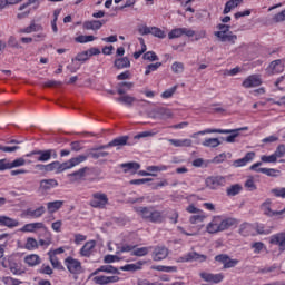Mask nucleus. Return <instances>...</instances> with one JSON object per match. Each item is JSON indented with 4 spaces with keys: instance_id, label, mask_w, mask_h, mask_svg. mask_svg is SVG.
Returning <instances> with one entry per match:
<instances>
[{
    "instance_id": "1",
    "label": "nucleus",
    "mask_w": 285,
    "mask_h": 285,
    "mask_svg": "<svg viewBox=\"0 0 285 285\" xmlns=\"http://www.w3.org/2000/svg\"><path fill=\"white\" fill-rule=\"evenodd\" d=\"M233 226H237L236 218L214 216L212 222L206 226V230L209 235H215L217 233H224V230H228V228H233Z\"/></svg>"
},
{
    "instance_id": "2",
    "label": "nucleus",
    "mask_w": 285,
    "mask_h": 285,
    "mask_svg": "<svg viewBox=\"0 0 285 285\" xmlns=\"http://www.w3.org/2000/svg\"><path fill=\"white\" fill-rule=\"evenodd\" d=\"M136 213L145 219V222H150L151 224H163L165 217L161 212L156 210L155 207H138Z\"/></svg>"
},
{
    "instance_id": "3",
    "label": "nucleus",
    "mask_w": 285,
    "mask_h": 285,
    "mask_svg": "<svg viewBox=\"0 0 285 285\" xmlns=\"http://www.w3.org/2000/svg\"><path fill=\"white\" fill-rule=\"evenodd\" d=\"M238 130H242V129H215V128H207V129L198 131L196 135H213V134L229 135V136H227L225 138V141L227 144H235V139H237V137H239Z\"/></svg>"
},
{
    "instance_id": "4",
    "label": "nucleus",
    "mask_w": 285,
    "mask_h": 285,
    "mask_svg": "<svg viewBox=\"0 0 285 285\" xmlns=\"http://www.w3.org/2000/svg\"><path fill=\"white\" fill-rule=\"evenodd\" d=\"M216 28L218 31H215L214 35L219 41L223 43H226L227 41L228 43L235 45L237 41V35H233V31H230V26L219 23Z\"/></svg>"
},
{
    "instance_id": "5",
    "label": "nucleus",
    "mask_w": 285,
    "mask_h": 285,
    "mask_svg": "<svg viewBox=\"0 0 285 285\" xmlns=\"http://www.w3.org/2000/svg\"><path fill=\"white\" fill-rule=\"evenodd\" d=\"M108 195L101 191H96L91 195L89 206H91V208H98L99 210H104V208L108 206Z\"/></svg>"
},
{
    "instance_id": "6",
    "label": "nucleus",
    "mask_w": 285,
    "mask_h": 285,
    "mask_svg": "<svg viewBox=\"0 0 285 285\" xmlns=\"http://www.w3.org/2000/svg\"><path fill=\"white\" fill-rule=\"evenodd\" d=\"M87 159H88V156L79 155L65 163L58 161V175L59 173H63V170H70V168H75V166H79V164H83V161H86Z\"/></svg>"
},
{
    "instance_id": "7",
    "label": "nucleus",
    "mask_w": 285,
    "mask_h": 285,
    "mask_svg": "<svg viewBox=\"0 0 285 285\" xmlns=\"http://www.w3.org/2000/svg\"><path fill=\"white\" fill-rule=\"evenodd\" d=\"M1 266L10 269L12 275H21L23 273L21 265L17 263V259H14L12 256L2 258Z\"/></svg>"
},
{
    "instance_id": "8",
    "label": "nucleus",
    "mask_w": 285,
    "mask_h": 285,
    "mask_svg": "<svg viewBox=\"0 0 285 285\" xmlns=\"http://www.w3.org/2000/svg\"><path fill=\"white\" fill-rule=\"evenodd\" d=\"M63 264L67 271L71 273V275H79V273H81L82 271L81 261L72 256H68L67 258H65Z\"/></svg>"
},
{
    "instance_id": "9",
    "label": "nucleus",
    "mask_w": 285,
    "mask_h": 285,
    "mask_svg": "<svg viewBox=\"0 0 285 285\" xmlns=\"http://www.w3.org/2000/svg\"><path fill=\"white\" fill-rule=\"evenodd\" d=\"M285 68V60L284 59H276L272 61L268 67L266 68V72L268 77H273L274 75H282Z\"/></svg>"
},
{
    "instance_id": "10",
    "label": "nucleus",
    "mask_w": 285,
    "mask_h": 285,
    "mask_svg": "<svg viewBox=\"0 0 285 285\" xmlns=\"http://www.w3.org/2000/svg\"><path fill=\"white\" fill-rule=\"evenodd\" d=\"M139 35H153L157 39H166V31L161 30L159 27H148L142 26L138 29Z\"/></svg>"
},
{
    "instance_id": "11",
    "label": "nucleus",
    "mask_w": 285,
    "mask_h": 285,
    "mask_svg": "<svg viewBox=\"0 0 285 285\" xmlns=\"http://www.w3.org/2000/svg\"><path fill=\"white\" fill-rule=\"evenodd\" d=\"M259 166H262V163L257 161L249 167V170H253L254 173H262L263 175H266L267 177H279V175H282V171L278 169L259 168Z\"/></svg>"
},
{
    "instance_id": "12",
    "label": "nucleus",
    "mask_w": 285,
    "mask_h": 285,
    "mask_svg": "<svg viewBox=\"0 0 285 285\" xmlns=\"http://www.w3.org/2000/svg\"><path fill=\"white\" fill-rule=\"evenodd\" d=\"M215 262L223 264V268H235L239 264V259H232L227 254H219L215 256Z\"/></svg>"
},
{
    "instance_id": "13",
    "label": "nucleus",
    "mask_w": 285,
    "mask_h": 285,
    "mask_svg": "<svg viewBox=\"0 0 285 285\" xmlns=\"http://www.w3.org/2000/svg\"><path fill=\"white\" fill-rule=\"evenodd\" d=\"M207 188L210 190H217L219 186H226V177L224 176H210L205 180Z\"/></svg>"
},
{
    "instance_id": "14",
    "label": "nucleus",
    "mask_w": 285,
    "mask_h": 285,
    "mask_svg": "<svg viewBox=\"0 0 285 285\" xmlns=\"http://www.w3.org/2000/svg\"><path fill=\"white\" fill-rule=\"evenodd\" d=\"M32 155H39L37 158L38 161H50L52 156L57 158V151L55 149L31 151L26 157H32Z\"/></svg>"
},
{
    "instance_id": "15",
    "label": "nucleus",
    "mask_w": 285,
    "mask_h": 285,
    "mask_svg": "<svg viewBox=\"0 0 285 285\" xmlns=\"http://www.w3.org/2000/svg\"><path fill=\"white\" fill-rule=\"evenodd\" d=\"M195 37V30L188 28H175L168 33V39H179L180 37Z\"/></svg>"
},
{
    "instance_id": "16",
    "label": "nucleus",
    "mask_w": 285,
    "mask_h": 285,
    "mask_svg": "<svg viewBox=\"0 0 285 285\" xmlns=\"http://www.w3.org/2000/svg\"><path fill=\"white\" fill-rule=\"evenodd\" d=\"M95 248H97V240L86 242L79 250L80 257H92L95 255Z\"/></svg>"
},
{
    "instance_id": "17",
    "label": "nucleus",
    "mask_w": 285,
    "mask_h": 285,
    "mask_svg": "<svg viewBox=\"0 0 285 285\" xmlns=\"http://www.w3.org/2000/svg\"><path fill=\"white\" fill-rule=\"evenodd\" d=\"M269 244L278 246V250L284 253L285 250V233L274 234L269 237Z\"/></svg>"
},
{
    "instance_id": "18",
    "label": "nucleus",
    "mask_w": 285,
    "mask_h": 285,
    "mask_svg": "<svg viewBox=\"0 0 285 285\" xmlns=\"http://www.w3.org/2000/svg\"><path fill=\"white\" fill-rule=\"evenodd\" d=\"M199 276H200V279H203L204 282H209L212 284H220V282H224V274L222 273L213 274V273L202 272Z\"/></svg>"
},
{
    "instance_id": "19",
    "label": "nucleus",
    "mask_w": 285,
    "mask_h": 285,
    "mask_svg": "<svg viewBox=\"0 0 285 285\" xmlns=\"http://www.w3.org/2000/svg\"><path fill=\"white\" fill-rule=\"evenodd\" d=\"M45 214H46V207L45 206H40L36 209L27 208L22 213V215L24 217H28L29 219H39V217H43Z\"/></svg>"
},
{
    "instance_id": "20",
    "label": "nucleus",
    "mask_w": 285,
    "mask_h": 285,
    "mask_svg": "<svg viewBox=\"0 0 285 285\" xmlns=\"http://www.w3.org/2000/svg\"><path fill=\"white\" fill-rule=\"evenodd\" d=\"M21 233H37V230H45L48 233V227L43 223H28L20 229Z\"/></svg>"
},
{
    "instance_id": "21",
    "label": "nucleus",
    "mask_w": 285,
    "mask_h": 285,
    "mask_svg": "<svg viewBox=\"0 0 285 285\" xmlns=\"http://www.w3.org/2000/svg\"><path fill=\"white\" fill-rule=\"evenodd\" d=\"M261 85L262 77L259 75H250L242 83L243 88H258Z\"/></svg>"
},
{
    "instance_id": "22",
    "label": "nucleus",
    "mask_w": 285,
    "mask_h": 285,
    "mask_svg": "<svg viewBox=\"0 0 285 285\" xmlns=\"http://www.w3.org/2000/svg\"><path fill=\"white\" fill-rule=\"evenodd\" d=\"M154 262H161L168 257V248L166 246H157L155 247L153 255Z\"/></svg>"
},
{
    "instance_id": "23",
    "label": "nucleus",
    "mask_w": 285,
    "mask_h": 285,
    "mask_svg": "<svg viewBox=\"0 0 285 285\" xmlns=\"http://www.w3.org/2000/svg\"><path fill=\"white\" fill-rule=\"evenodd\" d=\"M119 168L122 169V173H130V175H137V170L141 168V165L137 161L122 163L119 165Z\"/></svg>"
},
{
    "instance_id": "24",
    "label": "nucleus",
    "mask_w": 285,
    "mask_h": 285,
    "mask_svg": "<svg viewBox=\"0 0 285 285\" xmlns=\"http://www.w3.org/2000/svg\"><path fill=\"white\" fill-rule=\"evenodd\" d=\"M239 234L243 237H255V225L250 223H243L239 227Z\"/></svg>"
},
{
    "instance_id": "25",
    "label": "nucleus",
    "mask_w": 285,
    "mask_h": 285,
    "mask_svg": "<svg viewBox=\"0 0 285 285\" xmlns=\"http://www.w3.org/2000/svg\"><path fill=\"white\" fill-rule=\"evenodd\" d=\"M104 23H106L104 20H88L83 22L82 28L83 30H101Z\"/></svg>"
},
{
    "instance_id": "26",
    "label": "nucleus",
    "mask_w": 285,
    "mask_h": 285,
    "mask_svg": "<svg viewBox=\"0 0 285 285\" xmlns=\"http://www.w3.org/2000/svg\"><path fill=\"white\" fill-rule=\"evenodd\" d=\"M253 159H255V151H248L245 155V157L235 160L234 166H236V168H242V167L246 166L247 164H249V161H253Z\"/></svg>"
},
{
    "instance_id": "27",
    "label": "nucleus",
    "mask_w": 285,
    "mask_h": 285,
    "mask_svg": "<svg viewBox=\"0 0 285 285\" xmlns=\"http://www.w3.org/2000/svg\"><path fill=\"white\" fill-rule=\"evenodd\" d=\"M208 259V256L204 255V254H199L197 252H190L188 253L185 258L184 262H206Z\"/></svg>"
},
{
    "instance_id": "28",
    "label": "nucleus",
    "mask_w": 285,
    "mask_h": 285,
    "mask_svg": "<svg viewBox=\"0 0 285 285\" xmlns=\"http://www.w3.org/2000/svg\"><path fill=\"white\" fill-rule=\"evenodd\" d=\"M63 204H66V202H63V200H53V202L47 203L48 214L55 215V213H57L58 210H61V208H63Z\"/></svg>"
},
{
    "instance_id": "29",
    "label": "nucleus",
    "mask_w": 285,
    "mask_h": 285,
    "mask_svg": "<svg viewBox=\"0 0 285 285\" xmlns=\"http://www.w3.org/2000/svg\"><path fill=\"white\" fill-rule=\"evenodd\" d=\"M168 141L171 146H175V148H190V146H193V140L188 138L168 139Z\"/></svg>"
},
{
    "instance_id": "30",
    "label": "nucleus",
    "mask_w": 285,
    "mask_h": 285,
    "mask_svg": "<svg viewBox=\"0 0 285 285\" xmlns=\"http://www.w3.org/2000/svg\"><path fill=\"white\" fill-rule=\"evenodd\" d=\"M126 144H128V136H120L108 142V145L100 146V148H115L116 146H126Z\"/></svg>"
},
{
    "instance_id": "31",
    "label": "nucleus",
    "mask_w": 285,
    "mask_h": 285,
    "mask_svg": "<svg viewBox=\"0 0 285 285\" xmlns=\"http://www.w3.org/2000/svg\"><path fill=\"white\" fill-rule=\"evenodd\" d=\"M0 226H6L7 228H17V226H19V220L8 216H0Z\"/></svg>"
},
{
    "instance_id": "32",
    "label": "nucleus",
    "mask_w": 285,
    "mask_h": 285,
    "mask_svg": "<svg viewBox=\"0 0 285 285\" xmlns=\"http://www.w3.org/2000/svg\"><path fill=\"white\" fill-rule=\"evenodd\" d=\"M259 275H269L271 277H276V275H279V272L277 271V266H266L262 267L257 272Z\"/></svg>"
},
{
    "instance_id": "33",
    "label": "nucleus",
    "mask_w": 285,
    "mask_h": 285,
    "mask_svg": "<svg viewBox=\"0 0 285 285\" xmlns=\"http://www.w3.org/2000/svg\"><path fill=\"white\" fill-rule=\"evenodd\" d=\"M57 186H59L57 179H42L40 181L41 190H52V188H57Z\"/></svg>"
},
{
    "instance_id": "34",
    "label": "nucleus",
    "mask_w": 285,
    "mask_h": 285,
    "mask_svg": "<svg viewBox=\"0 0 285 285\" xmlns=\"http://www.w3.org/2000/svg\"><path fill=\"white\" fill-rule=\"evenodd\" d=\"M244 3V0H229L225 3V8L223 10V14H229L232 10H235V8L242 6Z\"/></svg>"
},
{
    "instance_id": "35",
    "label": "nucleus",
    "mask_w": 285,
    "mask_h": 285,
    "mask_svg": "<svg viewBox=\"0 0 285 285\" xmlns=\"http://www.w3.org/2000/svg\"><path fill=\"white\" fill-rule=\"evenodd\" d=\"M117 70H124V68H130V59L128 57L118 58L114 62Z\"/></svg>"
},
{
    "instance_id": "36",
    "label": "nucleus",
    "mask_w": 285,
    "mask_h": 285,
    "mask_svg": "<svg viewBox=\"0 0 285 285\" xmlns=\"http://www.w3.org/2000/svg\"><path fill=\"white\" fill-rule=\"evenodd\" d=\"M104 149L105 148H101V147L91 149V151L88 154V157H91V159H101L104 157H108V155H109L108 151H100Z\"/></svg>"
},
{
    "instance_id": "37",
    "label": "nucleus",
    "mask_w": 285,
    "mask_h": 285,
    "mask_svg": "<svg viewBox=\"0 0 285 285\" xmlns=\"http://www.w3.org/2000/svg\"><path fill=\"white\" fill-rule=\"evenodd\" d=\"M24 263L28 266H39L41 264V257L37 254H30L24 257Z\"/></svg>"
},
{
    "instance_id": "38",
    "label": "nucleus",
    "mask_w": 285,
    "mask_h": 285,
    "mask_svg": "<svg viewBox=\"0 0 285 285\" xmlns=\"http://www.w3.org/2000/svg\"><path fill=\"white\" fill-rule=\"evenodd\" d=\"M47 255L49 257V262H50L52 268H56V271H66V267L63 266L61 261H59V257L53 256L51 254H47Z\"/></svg>"
},
{
    "instance_id": "39",
    "label": "nucleus",
    "mask_w": 285,
    "mask_h": 285,
    "mask_svg": "<svg viewBox=\"0 0 285 285\" xmlns=\"http://www.w3.org/2000/svg\"><path fill=\"white\" fill-rule=\"evenodd\" d=\"M41 30H43L41 24L32 22L29 27L20 29V32L22 35H30L31 32H41Z\"/></svg>"
},
{
    "instance_id": "40",
    "label": "nucleus",
    "mask_w": 285,
    "mask_h": 285,
    "mask_svg": "<svg viewBox=\"0 0 285 285\" xmlns=\"http://www.w3.org/2000/svg\"><path fill=\"white\" fill-rule=\"evenodd\" d=\"M242 190H243V187L240 184H234L226 189V193H227L228 197H235V196L239 195V193H242Z\"/></svg>"
},
{
    "instance_id": "41",
    "label": "nucleus",
    "mask_w": 285,
    "mask_h": 285,
    "mask_svg": "<svg viewBox=\"0 0 285 285\" xmlns=\"http://www.w3.org/2000/svg\"><path fill=\"white\" fill-rule=\"evenodd\" d=\"M151 271H159L161 273H177V266H166V265H154Z\"/></svg>"
},
{
    "instance_id": "42",
    "label": "nucleus",
    "mask_w": 285,
    "mask_h": 285,
    "mask_svg": "<svg viewBox=\"0 0 285 285\" xmlns=\"http://www.w3.org/2000/svg\"><path fill=\"white\" fill-rule=\"evenodd\" d=\"M144 264H146V261H139L136 264H127L120 267V271H141Z\"/></svg>"
},
{
    "instance_id": "43",
    "label": "nucleus",
    "mask_w": 285,
    "mask_h": 285,
    "mask_svg": "<svg viewBox=\"0 0 285 285\" xmlns=\"http://www.w3.org/2000/svg\"><path fill=\"white\" fill-rule=\"evenodd\" d=\"M203 146H205V148H217L218 146H222V141H219L218 138H206L203 141Z\"/></svg>"
},
{
    "instance_id": "44",
    "label": "nucleus",
    "mask_w": 285,
    "mask_h": 285,
    "mask_svg": "<svg viewBox=\"0 0 285 285\" xmlns=\"http://www.w3.org/2000/svg\"><path fill=\"white\" fill-rule=\"evenodd\" d=\"M116 101L118 104H124L125 106H132L135 104L136 99L132 96L125 95L119 98H116Z\"/></svg>"
},
{
    "instance_id": "45",
    "label": "nucleus",
    "mask_w": 285,
    "mask_h": 285,
    "mask_svg": "<svg viewBox=\"0 0 285 285\" xmlns=\"http://www.w3.org/2000/svg\"><path fill=\"white\" fill-rule=\"evenodd\" d=\"M24 248L26 250H37V248H39V243L35 238L28 237L24 244Z\"/></svg>"
},
{
    "instance_id": "46",
    "label": "nucleus",
    "mask_w": 285,
    "mask_h": 285,
    "mask_svg": "<svg viewBox=\"0 0 285 285\" xmlns=\"http://www.w3.org/2000/svg\"><path fill=\"white\" fill-rule=\"evenodd\" d=\"M97 39L95 36H85L80 35L75 38L76 43H90L91 41H95Z\"/></svg>"
},
{
    "instance_id": "47",
    "label": "nucleus",
    "mask_w": 285,
    "mask_h": 285,
    "mask_svg": "<svg viewBox=\"0 0 285 285\" xmlns=\"http://www.w3.org/2000/svg\"><path fill=\"white\" fill-rule=\"evenodd\" d=\"M100 271L110 275H119V269L112 265H101Z\"/></svg>"
},
{
    "instance_id": "48",
    "label": "nucleus",
    "mask_w": 285,
    "mask_h": 285,
    "mask_svg": "<svg viewBox=\"0 0 285 285\" xmlns=\"http://www.w3.org/2000/svg\"><path fill=\"white\" fill-rule=\"evenodd\" d=\"M254 233L258 235H271V229H266L264 224L256 223L254 224Z\"/></svg>"
},
{
    "instance_id": "49",
    "label": "nucleus",
    "mask_w": 285,
    "mask_h": 285,
    "mask_svg": "<svg viewBox=\"0 0 285 285\" xmlns=\"http://www.w3.org/2000/svg\"><path fill=\"white\" fill-rule=\"evenodd\" d=\"M159 68H161V62H155V63L148 65L147 67H145L146 77H148V75H150V72H157V70H159Z\"/></svg>"
},
{
    "instance_id": "50",
    "label": "nucleus",
    "mask_w": 285,
    "mask_h": 285,
    "mask_svg": "<svg viewBox=\"0 0 285 285\" xmlns=\"http://www.w3.org/2000/svg\"><path fill=\"white\" fill-rule=\"evenodd\" d=\"M261 164H277V157L275 154H272L269 156L263 155L261 156Z\"/></svg>"
},
{
    "instance_id": "51",
    "label": "nucleus",
    "mask_w": 285,
    "mask_h": 285,
    "mask_svg": "<svg viewBox=\"0 0 285 285\" xmlns=\"http://www.w3.org/2000/svg\"><path fill=\"white\" fill-rule=\"evenodd\" d=\"M206 219V216L203 213H198V215H193L189 217V224H202Z\"/></svg>"
},
{
    "instance_id": "52",
    "label": "nucleus",
    "mask_w": 285,
    "mask_h": 285,
    "mask_svg": "<svg viewBox=\"0 0 285 285\" xmlns=\"http://www.w3.org/2000/svg\"><path fill=\"white\" fill-rule=\"evenodd\" d=\"M86 170H88V167L80 168L77 171L69 174V177H73L75 180L82 179V177H86Z\"/></svg>"
},
{
    "instance_id": "53",
    "label": "nucleus",
    "mask_w": 285,
    "mask_h": 285,
    "mask_svg": "<svg viewBox=\"0 0 285 285\" xmlns=\"http://www.w3.org/2000/svg\"><path fill=\"white\" fill-rule=\"evenodd\" d=\"M148 253H149L148 247H139L132 250L131 255H134L135 257H146Z\"/></svg>"
},
{
    "instance_id": "54",
    "label": "nucleus",
    "mask_w": 285,
    "mask_h": 285,
    "mask_svg": "<svg viewBox=\"0 0 285 285\" xmlns=\"http://www.w3.org/2000/svg\"><path fill=\"white\" fill-rule=\"evenodd\" d=\"M271 193L274 197L285 199V187L273 188V189H271Z\"/></svg>"
},
{
    "instance_id": "55",
    "label": "nucleus",
    "mask_w": 285,
    "mask_h": 285,
    "mask_svg": "<svg viewBox=\"0 0 285 285\" xmlns=\"http://www.w3.org/2000/svg\"><path fill=\"white\" fill-rule=\"evenodd\" d=\"M171 72H174V75H181V72H184V62H174L171 65Z\"/></svg>"
},
{
    "instance_id": "56",
    "label": "nucleus",
    "mask_w": 285,
    "mask_h": 285,
    "mask_svg": "<svg viewBox=\"0 0 285 285\" xmlns=\"http://www.w3.org/2000/svg\"><path fill=\"white\" fill-rule=\"evenodd\" d=\"M21 166H26V159L17 158L13 161L9 163V170H12V168H19Z\"/></svg>"
},
{
    "instance_id": "57",
    "label": "nucleus",
    "mask_w": 285,
    "mask_h": 285,
    "mask_svg": "<svg viewBox=\"0 0 285 285\" xmlns=\"http://www.w3.org/2000/svg\"><path fill=\"white\" fill-rule=\"evenodd\" d=\"M2 282L4 285H21L22 282L17 279V278H12L11 276H4L2 277Z\"/></svg>"
},
{
    "instance_id": "58",
    "label": "nucleus",
    "mask_w": 285,
    "mask_h": 285,
    "mask_svg": "<svg viewBox=\"0 0 285 285\" xmlns=\"http://www.w3.org/2000/svg\"><path fill=\"white\" fill-rule=\"evenodd\" d=\"M142 59H145L146 61H159V57L157 56V53H155V51H147L146 53H144Z\"/></svg>"
},
{
    "instance_id": "59",
    "label": "nucleus",
    "mask_w": 285,
    "mask_h": 285,
    "mask_svg": "<svg viewBox=\"0 0 285 285\" xmlns=\"http://www.w3.org/2000/svg\"><path fill=\"white\" fill-rule=\"evenodd\" d=\"M175 92H177V86H174L169 89H166L163 94H161V98L163 99H170V97H173V95H175Z\"/></svg>"
},
{
    "instance_id": "60",
    "label": "nucleus",
    "mask_w": 285,
    "mask_h": 285,
    "mask_svg": "<svg viewBox=\"0 0 285 285\" xmlns=\"http://www.w3.org/2000/svg\"><path fill=\"white\" fill-rule=\"evenodd\" d=\"M285 155V145H278L276 150L274 151V156H276V159H282Z\"/></svg>"
},
{
    "instance_id": "61",
    "label": "nucleus",
    "mask_w": 285,
    "mask_h": 285,
    "mask_svg": "<svg viewBox=\"0 0 285 285\" xmlns=\"http://www.w3.org/2000/svg\"><path fill=\"white\" fill-rule=\"evenodd\" d=\"M274 23H282L285 21V9L273 17Z\"/></svg>"
},
{
    "instance_id": "62",
    "label": "nucleus",
    "mask_w": 285,
    "mask_h": 285,
    "mask_svg": "<svg viewBox=\"0 0 285 285\" xmlns=\"http://www.w3.org/2000/svg\"><path fill=\"white\" fill-rule=\"evenodd\" d=\"M88 59H90L88 51L79 52L75 58L76 61H82V62L88 61Z\"/></svg>"
},
{
    "instance_id": "63",
    "label": "nucleus",
    "mask_w": 285,
    "mask_h": 285,
    "mask_svg": "<svg viewBox=\"0 0 285 285\" xmlns=\"http://www.w3.org/2000/svg\"><path fill=\"white\" fill-rule=\"evenodd\" d=\"M252 248H254V253L256 255H259V253H262V250H264V243H262V242L253 243Z\"/></svg>"
},
{
    "instance_id": "64",
    "label": "nucleus",
    "mask_w": 285,
    "mask_h": 285,
    "mask_svg": "<svg viewBox=\"0 0 285 285\" xmlns=\"http://www.w3.org/2000/svg\"><path fill=\"white\" fill-rule=\"evenodd\" d=\"M94 282L98 285H108L107 276H95Z\"/></svg>"
}]
</instances>
